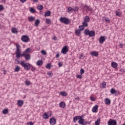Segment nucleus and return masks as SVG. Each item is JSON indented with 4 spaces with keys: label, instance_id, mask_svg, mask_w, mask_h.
<instances>
[{
    "label": "nucleus",
    "instance_id": "1",
    "mask_svg": "<svg viewBox=\"0 0 125 125\" xmlns=\"http://www.w3.org/2000/svg\"><path fill=\"white\" fill-rule=\"evenodd\" d=\"M16 57L17 58L19 59L20 58V57H25V52H23L22 54H21V50H20L21 49V46L19 44H16Z\"/></svg>",
    "mask_w": 125,
    "mask_h": 125
},
{
    "label": "nucleus",
    "instance_id": "2",
    "mask_svg": "<svg viewBox=\"0 0 125 125\" xmlns=\"http://www.w3.org/2000/svg\"><path fill=\"white\" fill-rule=\"evenodd\" d=\"M20 65H21L26 71H29V70L31 69V64L25 63V61H21L20 62Z\"/></svg>",
    "mask_w": 125,
    "mask_h": 125
},
{
    "label": "nucleus",
    "instance_id": "3",
    "mask_svg": "<svg viewBox=\"0 0 125 125\" xmlns=\"http://www.w3.org/2000/svg\"><path fill=\"white\" fill-rule=\"evenodd\" d=\"M84 34L85 36H89L90 37H94L95 36V32L92 30L89 31L88 29L84 30Z\"/></svg>",
    "mask_w": 125,
    "mask_h": 125
},
{
    "label": "nucleus",
    "instance_id": "4",
    "mask_svg": "<svg viewBox=\"0 0 125 125\" xmlns=\"http://www.w3.org/2000/svg\"><path fill=\"white\" fill-rule=\"evenodd\" d=\"M59 20L61 23H63V24H65V25H68V24H69V23L70 22V20L67 18L61 17L59 19Z\"/></svg>",
    "mask_w": 125,
    "mask_h": 125
},
{
    "label": "nucleus",
    "instance_id": "5",
    "mask_svg": "<svg viewBox=\"0 0 125 125\" xmlns=\"http://www.w3.org/2000/svg\"><path fill=\"white\" fill-rule=\"evenodd\" d=\"M21 41H22L23 42H30V38L27 35H23L21 37Z\"/></svg>",
    "mask_w": 125,
    "mask_h": 125
},
{
    "label": "nucleus",
    "instance_id": "6",
    "mask_svg": "<svg viewBox=\"0 0 125 125\" xmlns=\"http://www.w3.org/2000/svg\"><path fill=\"white\" fill-rule=\"evenodd\" d=\"M108 125H117V121L114 119H110L108 122Z\"/></svg>",
    "mask_w": 125,
    "mask_h": 125
},
{
    "label": "nucleus",
    "instance_id": "7",
    "mask_svg": "<svg viewBox=\"0 0 125 125\" xmlns=\"http://www.w3.org/2000/svg\"><path fill=\"white\" fill-rule=\"evenodd\" d=\"M85 123L84 119L83 118L82 116H80L79 120L78 121V124H79V125H85Z\"/></svg>",
    "mask_w": 125,
    "mask_h": 125
},
{
    "label": "nucleus",
    "instance_id": "8",
    "mask_svg": "<svg viewBox=\"0 0 125 125\" xmlns=\"http://www.w3.org/2000/svg\"><path fill=\"white\" fill-rule=\"evenodd\" d=\"M49 123L51 125H56V119L54 117L50 118Z\"/></svg>",
    "mask_w": 125,
    "mask_h": 125
},
{
    "label": "nucleus",
    "instance_id": "9",
    "mask_svg": "<svg viewBox=\"0 0 125 125\" xmlns=\"http://www.w3.org/2000/svg\"><path fill=\"white\" fill-rule=\"evenodd\" d=\"M61 52L63 53V54H66V53L68 52V46H64L62 49Z\"/></svg>",
    "mask_w": 125,
    "mask_h": 125
},
{
    "label": "nucleus",
    "instance_id": "10",
    "mask_svg": "<svg viewBox=\"0 0 125 125\" xmlns=\"http://www.w3.org/2000/svg\"><path fill=\"white\" fill-rule=\"evenodd\" d=\"M105 36H102L100 37L99 40V42L100 44H102V43H103L104 42H105Z\"/></svg>",
    "mask_w": 125,
    "mask_h": 125
},
{
    "label": "nucleus",
    "instance_id": "11",
    "mask_svg": "<svg viewBox=\"0 0 125 125\" xmlns=\"http://www.w3.org/2000/svg\"><path fill=\"white\" fill-rule=\"evenodd\" d=\"M115 14L116 16H119V17H121L122 16V11L121 10L118 9L116 11Z\"/></svg>",
    "mask_w": 125,
    "mask_h": 125
},
{
    "label": "nucleus",
    "instance_id": "12",
    "mask_svg": "<svg viewBox=\"0 0 125 125\" xmlns=\"http://www.w3.org/2000/svg\"><path fill=\"white\" fill-rule=\"evenodd\" d=\"M90 54L92 56H94L95 57H98V52L92 51L91 52Z\"/></svg>",
    "mask_w": 125,
    "mask_h": 125
},
{
    "label": "nucleus",
    "instance_id": "13",
    "mask_svg": "<svg viewBox=\"0 0 125 125\" xmlns=\"http://www.w3.org/2000/svg\"><path fill=\"white\" fill-rule=\"evenodd\" d=\"M83 8H84V9H85V10H86V11H91L92 10V8H91V7H90L86 5H85L83 6Z\"/></svg>",
    "mask_w": 125,
    "mask_h": 125
},
{
    "label": "nucleus",
    "instance_id": "14",
    "mask_svg": "<svg viewBox=\"0 0 125 125\" xmlns=\"http://www.w3.org/2000/svg\"><path fill=\"white\" fill-rule=\"evenodd\" d=\"M98 110V105H96L92 108L93 113H97Z\"/></svg>",
    "mask_w": 125,
    "mask_h": 125
},
{
    "label": "nucleus",
    "instance_id": "15",
    "mask_svg": "<svg viewBox=\"0 0 125 125\" xmlns=\"http://www.w3.org/2000/svg\"><path fill=\"white\" fill-rule=\"evenodd\" d=\"M17 104L19 107H21L23 105V104H24V102L22 100H19L17 102Z\"/></svg>",
    "mask_w": 125,
    "mask_h": 125
},
{
    "label": "nucleus",
    "instance_id": "16",
    "mask_svg": "<svg viewBox=\"0 0 125 125\" xmlns=\"http://www.w3.org/2000/svg\"><path fill=\"white\" fill-rule=\"evenodd\" d=\"M24 58L26 61H29L31 59V55L30 54H25Z\"/></svg>",
    "mask_w": 125,
    "mask_h": 125
},
{
    "label": "nucleus",
    "instance_id": "17",
    "mask_svg": "<svg viewBox=\"0 0 125 125\" xmlns=\"http://www.w3.org/2000/svg\"><path fill=\"white\" fill-rule=\"evenodd\" d=\"M50 116H51V113H50V114L49 115L46 113H45L43 115V119H44L45 120H46V119H48V118H49V117H50Z\"/></svg>",
    "mask_w": 125,
    "mask_h": 125
},
{
    "label": "nucleus",
    "instance_id": "18",
    "mask_svg": "<svg viewBox=\"0 0 125 125\" xmlns=\"http://www.w3.org/2000/svg\"><path fill=\"white\" fill-rule=\"evenodd\" d=\"M104 103L106 105H110L111 104V100L108 98H106L104 100Z\"/></svg>",
    "mask_w": 125,
    "mask_h": 125
},
{
    "label": "nucleus",
    "instance_id": "19",
    "mask_svg": "<svg viewBox=\"0 0 125 125\" xmlns=\"http://www.w3.org/2000/svg\"><path fill=\"white\" fill-rule=\"evenodd\" d=\"M84 22H87L88 23L89 21H90V19L89 18V17L86 16L84 18H83Z\"/></svg>",
    "mask_w": 125,
    "mask_h": 125
},
{
    "label": "nucleus",
    "instance_id": "20",
    "mask_svg": "<svg viewBox=\"0 0 125 125\" xmlns=\"http://www.w3.org/2000/svg\"><path fill=\"white\" fill-rule=\"evenodd\" d=\"M60 107L61 108H65V106H66V104H65V103H64L63 102H61L60 104H59Z\"/></svg>",
    "mask_w": 125,
    "mask_h": 125
},
{
    "label": "nucleus",
    "instance_id": "21",
    "mask_svg": "<svg viewBox=\"0 0 125 125\" xmlns=\"http://www.w3.org/2000/svg\"><path fill=\"white\" fill-rule=\"evenodd\" d=\"M80 118H81V116H77L74 117L73 118L74 123H76L77 121H78V120H80Z\"/></svg>",
    "mask_w": 125,
    "mask_h": 125
},
{
    "label": "nucleus",
    "instance_id": "22",
    "mask_svg": "<svg viewBox=\"0 0 125 125\" xmlns=\"http://www.w3.org/2000/svg\"><path fill=\"white\" fill-rule=\"evenodd\" d=\"M50 14H51V12L50 11H48L45 12L44 16L45 17H47L50 16Z\"/></svg>",
    "mask_w": 125,
    "mask_h": 125
},
{
    "label": "nucleus",
    "instance_id": "23",
    "mask_svg": "<svg viewBox=\"0 0 125 125\" xmlns=\"http://www.w3.org/2000/svg\"><path fill=\"white\" fill-rule=\"evenodd\" d=\"M111 66L113 68H117V67H118V63H117L116 62H112L111 63Z\"/></svg>",
    "mask_w": 125,
    "mask_h": 125
},
{
    "label": "nucleus",
    "instance_id": "24",
    "mask_svg": "<svg viewBox=\"0 0 125 125\" xmlns=\"http://www.w3.org/2000/svg\"><path fill=\"white\" fill-rule=\"evenodd\" d=\"M42 64H43V62L42 60H39L36 62V64L37 65V66H42Z\"/></svg>",
    "mask_w": 125,
    "mask_h": 125
},
{
    "label": "nucleus",
    "instance_id": "25",
    "mask_svg": "<svg viewBox=\"0 0 125 125\" xmlns=\"http://www.w3.org/2000/svg\"><path fill=\"white\" fill-rule=\"evenodd\" d=\"M31 50H32V49H31V48H28L23 52H24V53L27 54V53H30Z\"/></svg>",
    "mask_w": 125,
    "mask_h": 125
},
{
    "label": "nucleus",
    "instance_id": "26",
    "mask_svg": "<svg viewBox=\"0 0 125 125\" xmlns=\"http://www.w3.org/2000/svg\"><path fill=\"white\" fill-rule=\"evenodd\" d=\"M12 32L13 34H17L18 33V30L15 28H13L12 29Z\"/></svg>",
    "mask_w": 125,
    "mask_h": 125
},
{
    "label": "nucleus",
    "instance_id": "27",
    "mask_svg": "<svg viewBox=\"0 0 125 125\" xmlns=\"http://www.w3.org/2000/svg\"><path fill=\"white\" fill-rule=\"evenodd\" d=\"M40 23H41L40 20H38V19L35 22V25L36 26V27H38V26H39V24H40Z\"/></svg>",
    "mask_w": 125,
    "mask_h": 125
},
{
    "label": "nucleus",
    "instance_id": "28",
    "mask_svg": "<svg viewBox=\"0 0 125 125\" xmlns=\"http://www.w3.org/2000/svg\"><path fill=\"white\" fill-rule=\"evenodd\" d=\"M60 94L62 95V96H67V93L65 91L60 92Z\"/></svg>",
    "mask_w": 125,
    "mask_h": 125
},
{
    "label": "nucleus",
    "instance_id": "29",
    "mask_svg": "<svg viewBox=\"0 0 125 125\" xmlns=\"http://www.w3.org/2000/svg\"><path fill=\"white\" fill-rule=\"evenodd\" d=\"M37 8L39 10H42L43 9V6L42 5H39Z\"/></svg>",
    "mask_w": 125,
    "mask_h": 125
},
{
    "label": "nucleus",
    "instance_id": "30",
    "mask_svg": "<svg viewBox=\"0 0 125 125\" xmlns=\"http://www.w3.org/2000/svg\"><path fill=\"white\" fill-rule=\"evenodd\" d=\"M81 32L82 31H80V29L76 30L75 31V34L77 36H80V35L81 34Z\"/></svg>",
    "mask_w": 125,
    "mask_h": 125
},
{
    "label": "nucleus",
    "instance_id": "31",
    "mask_svg": "<svg viewBox=\"0 0 125 125\" xmlns=\"http://www.w3.org/2000/svg\"><path fill=\"white\" fill-rule=\"evenodd\" d=\"M35 18L34 17H30L28 18L29 21H30V22H33V21L35 20Z\"/></svg>",
    "mask_w": 125,
    "mask_h": 125
},
{
    "label": "nucleus",
    "instance_id": "32",
    "mask_svg": "<svg viewBox=\"0 0 125 125\" xmlns=\"http://www.w3.org/2000/svg\"><path fill=\"white\" fill-rule=\"evenodd\" d=\"M110 93H111V94H115V93H117V90L112 88L110 89Z\"/></svg>",
    "mask_w": 125,
    "mask_h": 125
},
{
    "label": "nucleus",
    "instance_id": "33",
    "mask_svg": "<svg viewBox=\"0 0 125 125\" xmlns=\"http://www.w3.org/2000/svg\"><path fill=\"white\" fill-rule=\"evenodd\" d=\"M83 26L84 27H87V26H88V23H87V22H86V21H83Z\"/></svg>",
    "mask_w": 125,
    "mask_h": 125
},
{
    "label": "nucleus",
    "instance_id": "34",
    "mask_svg": "<svg viewBox=\"0 0 125 125\" xmlns=\"http://www.w3.org/2000/svg\"><path fill=\"white\" fill-rule=\"evenodd\" d=\"M84 30V27L83 25L79 26V30L83 32Z\"/></svg>",
    "mask_w": 125,
    "mask_h": 125
},
{
    "label": "nucleus",
    "instance_id": "35",
    "mask_svg": "<svg viewBox=\"0 0 125 125\" xmlns=\"http://www.w3.org/2000/svg\"><path fill=\"white\" fill-rule=\"evenodd\" d=\"M2 113L4 115H5V114H7L8 113V109H3V111H2Z\"/></svg>",
    "mask_w": 125,
    "mask_h": 125
},
{
    "label": "nucleus",
    "instance_id": "36",
    "mask_svg": "<svg viewBox=\"0 0 125 125\" xmlns=\"http://www.w3.org/2000/svg\"><path fill=\"white\" fill-rule=\"evenodd\" d=\"M20 71V67L19 66H17L15 68V72H19Z\"/></svg>",
    "mask_w": 125,
    "mask_h": 125
},
{
    "label": "nucleus",
    "instance_id": "37",
    "mask_svg": "<svg viewBox=\"0 0 125 125\" xmlns=\"http://www.w3.org/2000/svg\"><path fill=\"white\" fill-rule=\"evenodd\" d=\"M68 12L70 13V12H73V11L74 10V9L72 8V7H69L68 8Z\"/></svg>",
    "mask_w": 125,
    "mask_h": 125
},
{
    "label": "nucleus",
    "instance_id": "38",
    "mask_svg": "<svg viewBox=\"0 0 125 125\" xmlns=\"http://www.w3.org/2000/svg\"><path fill=\"white\" fill-rule=\"evenodd\" d=\"M29 10L31 13H35L36 12V10L33 8H31Z\"/></svg>",
    "mask_w": 125,
    "mask_h": 125
},
{
    "label": "nucleus",
    "instance_id": "39",
    "mask_svg": "<svg viewBox=\"0 0 125 125\" xmlns=\"http://www.w3.org/2000/svg\"><path fill=\"white\" fill-rule=\"evenodd\" d=\"M46 23H47V24H51V20L50 19H47L46 20Z\"/></svg>",
    "mask_w": 125,
    "mask_h": 125
},
{
    "label": "nucleus",
    "instance_id": "40",
    "mask_svg": "<svg viewBox=\"0 0 125 125\" xmlns=\"http://www.w3.org/2000/svg\"><path fill=\"white\" fill-rule=\"evenodd\" d=\"M100 124V119H98L95 122V125H99Z\"/></svg>",
    "mask_w": 125,
    "mask_h": 125
},
{
    "label": "nucleus",
    "instance_id": "41",
    "mask_svg": "<svg viewBox=\"0 0 125 125\" xmlns=\"http://www.w3.org/2000/svg\"><path fill=\"white\" fill-rule=\"evenodd\" d=\"M102 88H105V87H106V82H103V83H102Z\"/></svg>",
    "mask_w": 125,
    "mask_h": 125
},
{
    "label": "nucleus",
    "instance_id": "42",
    "mask_svg": "<svg viewBox=\"0 0 125 125\" xmlns=\"http://www.w3.org/2000/svg\"><path fill=\"white\" fill-rule=\"evenodd\" d=\"M25 83L26 85H30V84H31V82H30V81H25Z\"/></svg>",
    "mask_w": 125,
    "mask_h": 125
},
{
    "label": "nucleus",
    "instance_id": "43",
    "mask_svg": "<svg viewBox=\"0 0 125 125\" xmlns=\"http://www.w3.org/2000/svg\"><path fill=\"white\" fill-rule=\"evenodd\" d=\"M46 69H50L51 68V64L48 63L46 66Z\"/></svg>",
    "mask_w": 125,
    "mask_h": 125
},
{
    "label": "nucleus",
    "instance_id": "44",
    "mask_svg": "<svg viewBox=\"0 0 125 125\" xmlns=\"http://www.w3.org/2000/svg\"><path fill=\"white\" fill-rule=\"evenodd\" d=\"M80 74L81 75H83V74H84V69H81L80 70Z\"/></svg>",
    "mask_w": 125,
    "mask_h": 125
},
{
    "label": "nucleus",
    "instance_id": "45",
    "mask_svg": "<svg viewBox=\"0 0 125 125\" xmlns=\"http://www.w3.org/2000/svg\"><path fill=\"white\" fill-rule=\"evenodd\" d=\"M77 79H80V80H82L83 79V76L82 75H78L76 76Z\"/></svg>",
    "mask_w": 125,
    "mask_h": 125
},
{
    "label": "nucleus",
    "instance_id": "46",
    "mask_svg": "<svg viewBox=\"0 0 125 125\" xmlns=\"http://www.w3.org/2000/svg\"><path fill=\"white\" fill-rule=\"evenodd\" d=\"M41 53L43 55H46V52L43 50L41 51Z\"/></svg>",
    "mask_w": 125,
    "mask_h": 125
},
{
    "label": "nucleus",
    "instance_id": "47",
    "mask_svg": "<svg viewBox=\"0 0 125 125\" xmlns=\"http://www.w3.org/2000/svg\"><path fill=\"white\" fill-rule=\"evenodd\" d=\"M58 65L59 67H62V66H63V63L61 62H59Z\"/></svg>",
    "mask_w": 125,
    "mask_h": 125
},
{
    "label": "nucleus",
    "instance_id": "48",
    "mask_svg": "<svg viewBox=\"0 0 125 125\" xmlns=\"http://www.w3.org/2000/svg\"><path fill=\"white\" fill-rule=\"evenodd\" d=\"M3 10V6L0 5V11Z\"/></svg>",
    "mask_w": 125,
    "mask_h": 125
},
{
    "label": "nucleus",
    "instance_id": "49",
    "mask_svg": "<svg viewBox=\"0 0 125 125\" xmlns=\"http://www.w3.org/2000/svg\"><path fill=\"white\" fill-rule=\"evenodd\" d=\"M104 20H105L106 21V22H110V19H109V18H105L104 19Z\"/></svg>",
    "mask_w": 125,
    "mask_h": 125
},
{
    "label": "nucleus",
    "instance_id": "50",
    "mask_svg": "<svg viewBox=\"0 0 125 125\" xmlns=\"http://www.w3.org/2000/svg\"><path fill=\"white\" fill-rule=\"evenodd\" d=\"M119 46L120 47V48H123V46H124V44L120 43V44L119 45Z\"/></svg>",
    "mask_w": 125,
    "mask_h": 125
},
{
    "label": "nucleus",
    "instance_id": "51",
    "mask_svg": "<svg viewBox=\"0 0 125 125\" xmlns=\"http://www.w3.org/2000/svg\"><path fill=\"white\" fill-rule=\"evenodd\" d=\"M90 99L91 101H95V99H94V98H93V97H90Z\"/></svg>",
    "mask_w": 125,
    "mask_h": 125
},
{
    "label": "nucleus",
    "instance_id": "52",
    "mask_svg": "<svg viewBox=\"0 0 125 125\" xmlns=\"http://www.w3.org/2000/svg\"><path fill=\"white\" fill-rule=\"evenodd\" d=\"M73 10H74V11H78L79 10V8L78 7H76Z\"/></svg>",
    "mask_w": 125,
    "mask_h": 125
},
{
    "label": "nucleus",
    "instance_id": "53",
    "mask_svg": "<svg viewBox=\"0 0 125 125\" xmlns=\"http://www.w3.org/2000/svg\"><path fill=\"white\" fill-rule=\"evenodd\" d=\"M27 125H34V123L32 122H30L29 123H27Z\"/></svg>",
    "mask_w": 125,
    "mask_h": 125
},
{
    "label": "nucleus",
    "instance_id": "54",
    "mask_svg": "<svg viewBox=\"0 0 125 125\" xmlns=\"http://www.w3.org/2000/svg\"><path fill=\"white\" fill-rule=\"evenodd\" d=\"M31 70H32V71H33V72H35V71L36 70V68H35V67L32 66L31 67Z\"/></svg>",
    "mask_w": 125,
    "mask_h": 125
},
{
    "label": "nucleus",
    "instance_id": "55",
    "mask_svg": "<svg viewBox=\"0 0 125 125\" xmlns=\"http://www.w3.org/2000/svg\"><path fill=\"white\" fill-rule=\"evenodd\" d=\"M90 122H85V125H90Z\"/></svg>",
    "mask_w": 125,
    "mask_h": 125
},
{
    "label": "nucleus",
    "instance_id": "56",
    "mask_svg": "<svg viewBox=\"0 0 125 125\" xmlns=\"http://www.w3.org/2000/svg\"><path fill=\"white\" fill-rule=\"evenodd\" d=\"M60 56V55H59V53H58L56 55V58H59V57Z\"/></svg>",
    "mask_w": 125,
    "mask_h": 125
},
{
    "label": "nucleus",
    "instance_id": "57",
    "mask_svg": "<svg viewBox=\"0 0 125 125\" xmlns=\"http://www.w3.org/2000/svg\"><path fill=\"white\" fill-rule=\"evenodd\" d=\"M52 74V73L50 72H49L47 73V75H48V76H49V77H50V76H51Z\"/></svg>",
    "mask_w": 125,
    "mask_h": 125
},
{
    "label": "nucleus",
    "instance_id": "58",
    "mask_svg": "<svg viewBox=\"0 0 125 125\" xmlns=\"http://www.w3.org/2000/svg\"><path fill=\"white\" fill-rule=\"evenodd\" d=\"M33 2H39V0H33Z\"/></svg>",
    "mask_w": 125,
    "mask_h": 125
},
{
    "label": "nucleus",
    "instance_id": "59",
    "mask_svg": "<svg viewBox=\"0 0 125 125\" xmlns=\"http://www.w3.org/2000/svg\"><path fill=\"white\" fill-rule=\"evenodd\" d=\"M75 100H80V97H77L75 98Z\"/></svg>",
    "mask_w": 125,
    "mask_h": 125
},
{
    "label": "nucleus",
    "instance_id": "60",
    "mask_svg": "<svg viewBox=\"0 0 125 125\" xmlns=\"http://www.w3.org/2000/svg\"><path fill=\"white\" fill-rule=\"evenodd\" d=\"M20 1H21L22 3H24V2H25V1H26V0H20Z\"/></svg>",
    "mask_w": 125,
    "mask_h": 125
},
{
    "label": "nucleus",
    "instance_id": "61",
    "mask_svg": "<svg viewBox=\"0 0 125 125\" xmlns=\"http://www.w3.org/2000/svg\"><path fill=\"white\" fill-rule=\"evenodd\" d=\"M2 2H3V3H5V0H2Z\"/></svg>",
    "mask_w": 125,
    "mask_h": 125
},
{
    "label": "nucleus",
    "instance_id": "62",
    "mask_svg": "<svg viewBox=\"0 0 125 125\" xmlns=\"http://www.w3.org/2000/svg\"><path fill=\"white\" fill-rule=\"evenodd\" d=\"M17 62H18V63H17V64H19V61H18V60H17Z\"/></svg>",
    "mask_w": 125,
    "mask_h": 125
},
{
    "label": "nucleus",
    "instance_id": "63",
    "mask_svg": "<svg viewBox=\"0 0 125 125\" xmlns=\"http://www.w3.org/2000/svg\"><path fill=\"white\" fill-rule=\"evenodd\" d=\"M123 125H125V124H123Z\"/></svg>",
    "mask_w": 125,
    "mask_h": 125
}]
</instances>
